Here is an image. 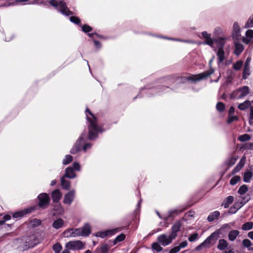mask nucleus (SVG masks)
<instances>
[{"mask_svg": "<svg viewBox=\"0 0 253 253\" xmlns=\"http://www.w3.org/2000/svg\"><path fill=\"white\" fill-rule=\"evenodd\" d=\"M85 113L86 119L88 122V134L87 136L85 131H84L82 133L70 151V153L72 154H77L81 150L86 152L88 149H90L92 145L91 143H85L82 147V143L87 139L90 141L96 139L98 137L99 134L105 132L110 127L109 126L106 129L104 128V125H98L96 117L90 112L88 108L86 109Z\"/></svg>", "mask_w": 253, "mask_h": 253, "instance_id": "f257e3e1", "label": "nucleus"}, {"mask_svg": "<svg viewBox=\"0 0 253 253\" xmlns=\"http://www.w3.org/2000/svg\"><path fill=\"white\" fill-rule=\"evenodd\" d=\"M177 79V76L175 75H171L159 79L153 82L152 84H148L140 88L138 94L133 98V99L134 100L137 98L150 97L161 95L165 92L166 89L169 88L168 85H171L176 82Z\"/></svg>", "mask_w": 253, "mask_h": 253, "instance_id": "f03ea898", "label": "nucleus"}, {"mask_svg": "<svg viewBox=\"0 0 253 253\" xmlns=\"http://www.w3.org/2000/svg\"><path fill=\"white\" fill-rule=\"evenodd\" d=\"M230 229V226L228 224L223 225L219 229L216 230L208 236L202 243L197 246L194 250L196 252H199L203 249H210L215 243V242L219 238V235L222 234L224 230L228 231Z\"/></svg>", "mask_w": 253, "mask_h": 253, "instance_id": "7ed1b4c3", "label": "nucleus"}, {"mask_svg": "<svg viewBox=\"0 0 253 253\" xmlns=\"http://www.w3.org/2000/svg\"><path fill=\"white\" fill-rule=\"evenodd\" d=\"M181 226V221L180 220L176 221L172 226L169 235L163 234L159 235L157 237L158 242L164 247L169 245L177 237V233L180 231Z\"/></svg>", "mask_w": 253, "mask_h": 253, "instance_id": "20e7f679", "label": "nucleus"}, {"mask_svg": "<svg viewBox=\"0 0 253 253\" xmlns=\"http://www.w3.org/2000/svg\"><path fill=\"white\" fill-rule=\"evenodd\" d=\"M214 72L213 69L211 68L209 71H205L197 75H190L188 76L178 77L177 81L180 83L184 84L187 82L195 84L197 82L206 79Z\"/></svg>", "mask_w": 253, "mask_h": 253, "instance_id": "39448f33", "label": "nucleus"}, {"mask_svg": "<svg viewBox=\"0 0 253 253\" xmlns=\"http://www.w3.org/2000/svg\"><path fill=\"white\" fill-rule=\"evenodd\" d=\"M49 3L54 7L57 11L66 16H69L73 14V12L69 10L66 3L64 0L57 1L55 0H50L49 1Z\"/></svg>", "mask_w": 253, "mask_h": 253, "instance_id": "423d86ee", "label": "nucleus"}, {"mask_svg": "<svg viewBox=\"0 0 253 253\" xmlns=\"http://www.w3.org/2000/svg\"><path fill=\"white\" fill-rule=\"evenodd\" d=\"M248 190V187L246 184L241 185L238 189V194L240 195V196H238V210L251 199V196L249 194L244 195Z\"/></svg>", "mask_w": 253, "mask_h": 253, "instance_id": "0eeeda50", "label": "nucleus"}, {"mask_svg": "<svg viewBox=\"0 0 253 253\" xmlns=\"http://www.w3.org/2000/svg\"><path fill=\"white\" fill-rule=\"evenodd\" d=\"M71 230V236L72 237L87 236L91 233L90 226L88 223H85L82 228L72 229Z\"/></svg>", "mask_w": 253, "mask_h": 253, "instance_id": "6e6552de", "label": "nucleus"}, {"mask_svg": "<svg viewBox=\"0 0 253 253\" xmlns=\"http://www.w3.org/2000/svg\"><path fill=\"white\" fill-rule=\"evenodd\" d=\"M23 241V250H27L29 249L34 248L39 243V239L35 235H31L24 237Z\"/></svg>", "mask_w": 253, "mask_h": 253, "instance_id": "1a4fd4ad", "label": "nucleus"}, {"mask_svg": "<svg viewBox=\"0 0 253 253\" xmlns=\"http://www.w3.org/2000/svg\"><path fill=\"white\" fill-rule=\"evenodd\" d=\"M38 206L40 208L45 209L48 207L50 202V198L48 194L42 193L38 196Z\"/></svg>", "mask_w": 253, "mask_h": 253, "instance_id": "9d476101", "label": "nucleus"}, {"mask_svg": "<svg viewBox=\"0 0 253 253\" xmlns=\"http://www.w3.org/2000/svg\"><path fill=\"white\" fill-rule=\"evenodd\" d=\"M76 196V191L74 189L70 190L66 193L64 196L63 203L67 205H71L74 201Z\"/></svg>", "mask_w": 253, "mask_h": 253, "instance_id": "9b49d317", "label": "nucleus"}, {"mask_svg": "<svg viewBox=\"0 0 253 253\" xmlns=\"http://www.w3.org/2000/svg\"><path fill=\"white\" fill-rule=\"evenodd\" d=\"M66 247L69 250H79L82 249L83 244L81 241H70L66 243Z\"/></svg>", "mask_w": 253, "mask_h": 253, "instance_id": "f8f14e48", "label": "nucleus"}, {"mask_svg": "<svg viewBox=\"0 0 253 253\" xmlns=\"http://www.w3.org/2000/svg\"><path fill=\"white\" fill-rule=\"evenodd\" d=\"M237 157L236 156H233L229 157L223 164L222 166V167L224 168V169L225 170L223 172H222L221 175L222 176L225 171L228 169L229 168L232 166L235 163H236L237 161Z\"/></svg>", "mask_w": 253, "mask_h": 253, "instance_id": "ddd939ff", "label": "nucleus"}, {"mask_svg": "<svg viewBox=\"0 0 253 253\" xmlns=\"http://www.w3.org/2000/svg\"><path fill=\"white\" fill-rule=\"evenodd\" d=\"M201 35L205 40L203 44L208 45L211 47H213L214 39L211 38V34L208 33L206 31H204L201 33Z\"/></svg>", "mask_w": 253, "mask_h": 253, "instance_id": "4468645a", "label": "nucleus"}, {"mask_svg": "<svg viewBox=\"0 0 253 253\" xmlns=\"http://www.w3.org/2000/svg\"><path fill=\"white\" fill-rule=\"evenodd\" d=\"M232 38L233 40L234 49V53L235 55H237V22H235L233 25V30L232 34Z\"/></svg>", "mask_w": 253, "mask_h": 253, "instance_id": "2eb2a0df", "label": "nucleus"}, {"mask_svg": "<svg viewBox=\"0 0 253 253\" xmlns=\"http://www.w3.org/2000/svg\"><path fill=\"white\" fill-rule=\"evenodd\" d=\"M253 39V30L248 29L245 33V36L242 37V42L246 44L250 43Z\"/></svg>", "mask_w": 253, "mask_h": 253, "instance_id": "dca6fc26", "label": "nucleus"}, {"mask_svg": "<svg viewBox=\"0 0 253 253\" xmlns=\"http://www.w3.org/2000/svg\"><path fill=\"white\" fill-rule=\"evenodd\" d=\"M32 208H30L28 209H24V210L20 211H16L12 214V217L14 218H20L24 215L30 213L33 211Z\"/></svg>", "mask_w": 253, "mask_h": 253, "instance_id": "f3484780", "label": "nucleus"}, {"mask_svg": "<svg viewBox=\"0 0 253 253\" xmlns=\"http://www.w3.org/2000/svg\"><path fill=\"white\" fill-rule=\"evenodd\" d=\"M62 176L69 179H73L76 177L77 174L72 167H68L65 169V173Z\"/></svg>", "mask_w": 253, "mask_h": 253, "instance_id": "a211bd4d", "label": "nucleus"}, {"mask_svg": "<svg viewBox=\"0 0 253 253\" xmlns=\"http://www.w3.org/2000/svg\"><path fill=\"white\" fill-rule=\"evenodd\" d=\"M51 197L54 203H58L62 197V194L59 189H57L52 191Z\"/></svg>", "mask_w": 253, "mask_h": 253, "instance_id": "6ab92c4d", "label": "nucleus"}, {"mask_svg": "<svg viewBox=\"0 0 253 253\" xmlns=\"http://www.w3.org/2000/svg\"><path fill=\"white\" fill-rule=\"evenodd\" d=\"M214 43L216 44V47L214 49V51L216 49L223 48L225 43V38L223 37L218 38L214 39Z\"/></svg>", "mask_w": 253, "mask_h": 253, "instance_id": "aec40b11", "label": "nucleus"}, {"mask_svg": "<svg viewBox=\"0 0 253 253\" xmlns=\"http://www.w3.org/2000/svg\"><path fill=\"white\" fill-rule=\"evenodd\" d=\"M117 229L114 230H110L103 232H98L96 234V237H99L101 238H105V237L114 235L116 232Z\"/></svg>", "mask_w": 253, "mask_h": 253, "instance_id": "412c9836", "label": "nucleus"}, {"mask_svg": "<svg viewBox=\"0 0 253 253\" xmlns=\"http://www.w3.org/2000/svg\"><path fill=\"white\" fill-rule=\"evenodd\" d=\"M64 225V221L61 218H58L53 221L52 224V226L55 229H59L61 228Z\"/></svg>", "mask_w": 253, "mask_h": 253, "instance_id": "4be33fe9", "label": "nucleus"}, {"mask_svg": "<svg viewBox=\"0 0 253 253\" xmlns=\"http://www.w3.org/2000/svg\"><path fill=\"white\" fill-rule=\"evenodd\" d=\"M234 197L232 196H229L225 199L223 200L222 202L221 206L223 207L224 208H228L229 206L233 202Z\"/></svg>", "mask_w": 253, "mask_h": 253, "instance_id": "5701e85b", "label": "nucleus"}, {"mask_svg": "<svg viewBox=\"0 0 253 253\" xmlns=\"http://www.w3.org/2000/svg\"><path fill=\"white\" fill-rule=\"evenodd\" d=\"M253 176V172L249 169H247L243 174V181L244 182L249 183L252 177Z\"/></svg>", "mask_w": 253, "mask_h": 253, "instance_id": "b1692460", "label": "nucleus"}, {"mask_svg": "<svg viewBox=\"0 0 253 253\" xmlns=\"http://www.w3.org/2000/svg\"><path fill=\"white\" fill-rule=\"evenodd\" d=\"M216 55L218 59V64L221 63L225 59V52L222 49H216Z\"/></svg>", "mask_w": 253, "mask_h": 253, "instance_id": "393cba45", "label": "nucleus"}, {"mask_svg": "<svg viewBox=\"0 0 253 253\" xmlns=\"http://www.w3.org/2000/svg\"><path fill=\"white\" fill-rule=\"evenodd\" d=\"M250 91V88L248 86H244L240 88H238V92H240V94L238 95V98H241L246 95H247Z\"/></svg>", "mask_w": 253, "mask_h": 253, "instance_id": "a878e982", "label": "nucleus"}, {"mask_svg": "<svg viewBox=\"0 0 253 253\" xmlns=\"http://www.w3.org/2000/svg\"><path fill=\"white\" fill-rule=\"evenodd\" d=\"M220 215V212L217 211H215L213 212H211L210 213L208 216L207 220L209 222H211L214 220L217 219Z\"/></svg>", "mask_w": 253, "mask_h": 253, "instance_id": "bb28decb", "label": "nucleus"}, {"mask_svg": "<svg viewBox=\"0 0 253 253\" xmlns=\"http://www.w3.org/2000/svg\"><path fill=\"white\" fill-rule=\"evenodd\" d=\"M66 178L62 176L61 178V184L62 188L64 190H68L71 187V182L65 179Z\"/></svg>", "mask_w": 253, "mask_h": 253, "instance_id": "cd10ccee", "label": "nucleus"}, {"mask_svg": "<svg viewBox=\"0 0 253 253\" xmlns=\"http://www.w3.org/2000/svg\"><path fill=\"white\" fill-rule=\"evenodd\" d=\"M228 247V243L224 239H220L218 241V244L217 248L220 251L225 250Z\"/></svg>", "mask_w": 253, "mask_h": 253, "instance_id": "c85d7f7f", "label": "nucleus"}, {"mask_svg": "<svg viewBox=\"0 0 253 253\" xmlns=\"http://www.w3.org/2000/svg\"><path fill=\"white\" fill-rule=\"evenodd\" d=\"M251 102L248 100L245 101L243 103L238 104V109L241 110H245L251 106Z\"/></svg>", "mask_w": 253, "mask_h": 253, "instance_id": "c756f323", "label": "nucleus"}, {"mask_svg": "<svg viewBox=\"0 0 253 253\" xmlns=\"http://www.w3.org/2000/svg\"><path fill=\"white\" fill-rule=\"evenodd\" d=\"M253 27V14L250 16L247 21L245 23L244 28L246 29Z\"/></svg>", "mask_w": 253, "mask_h": 253, "instance_id": "7c9ffc66", "label": "nucleus"}, {"mask_svg": "<svg viewBox=\"0 0 253 253\" xmlns=\"http://www.w3.org/2000/svg\"><path fill=\"white\" fill-rule=\"evenodd\" d=\"M216 109L219 113H221L225 110V105L221 102H218L216 105Z\"/></svg>", "mask_w": 253, "mask_h": 253, "instance_id": "2f4dec72", "label": "nucleus"}, {"mask_svg": "<svg viewBox=\"0 0 253 253\" xmlns=\"http://www.w3.org/2000/svg\"><path fill=\"white\" fill-rule=\"evenodd\" d=\"M253 227V222H247L243 224L241 229L244 231H248L252 229Z\"/></svg>", "mask_w": 253, "mask_h": 253, "instance_id": "473e14b6", "label": "nucleus"}, {"mask_svg": "<svg viewBox=\"0 0 253 253\" xmlns=\"http://www.w3.org/2000/svg\"><path fill=\"white\" fill-rule=\"evenodd\" d=\"M251 71L250 67H244L242 79L244 80H246L248 78V77L250 75Z\"/></svg>", "mask_w": 253, "mask_h": 253, "instance_id": "72a5a7b5", "label": "nucleus"}, {"mask_svg": "<svg viewBox=\"0 0 253 253\" xmlns=\"http://www.w3.org/2000/svg\"><path fill=\"white\" fill-rule=\"evenodd\" d=\"M73 160V157L70 155H66L62 161L63 165H67L71 163Z\"/></svg>", "mask_w": 253, "mask_h": 253, "instance_id": "f704fd0d", "label": "nucleus"}, {"mask_svg": "<svg viewBox=\"0 0 253 253\" xmlns=\"http://www.w3.org/2000/svg\"><path fill=\"white\" fill-rule=\"evenodd\" d=\"M237 237V230H232L229 232L228 234L229 240L233 241Z\"/></svg>", "mask_w": 253, "mask_h": 253, "instance_id": "c9c22d12", "label": "nucleus"}, {"mask_svg": "<svg viewBox=\"0 0 253 253\" xmlns=\"http://www.w3.org/2000/svg\"><path fill=\"white\" fill-rule=\"evenodd\" d=\"M251 138V135L247 133H245L241 135L238 137V140L241 142H245L250 140Z\"/></svg>", "mask_w": 253, "mask_h": 253, "instance_id": "e433bc0d", "label": "nucleus"}, {"mask_svg": "<svg viewBox=\"0 0 253 253\" xmlns=\"http://www.w3.org/2000/svg\"><path fill=\"white\" fill-rule=\"evenodd\" d=\"M62 249V247L61 245L58 242L54 244L52 246V249L54 252V253H60Z\"/></svg>", "mask_w": 253, "mask_h": 253, "instance_id": "4c0bfd02", "label": "nucleus"}, {"mask_svg": "<svg viewBox=\"0 0 253 253\" xmlns=\"http://www.w3.org/2000/svg\"><path fill=\"white\" fill-rule=\"evenodd\" d=\"M235 141L236 136L233 135L231 138V140H230V146L231 147H233L234 152L237 150V144H236Z\"/></svg>", "mask_w": 253, "mask_h": 253, "instance_id": "58836bf2", "label": "nucleus"}, {"mask_svg": "<svg viewBox=\"0 0 253 253\" xmlns=\"http://www.w3.org/2000/svg\"><path fill=\"white\" fill-rule=\"evenodd\" d=\"M152 248L157 252H161L163 250V248L160 245L159 242L153 243L152 245Z\"/></svg>", "mask_w": 253, "mask_h": 253, "instance_id": "ea45409f", "label": "nucleus"}, {"mask_svg": "<svg viewBox=\"0 0 253 253\" xmlns=\"http://www.w3.org/2000/svg\"><path fill=\"white\" fill-rule=\"evenodd\" d=\"M83 32L85 33H88L92 30V28L87 24H84L82 26Z\"/></svg>", "mask_w": 253, "mask_h": 253, "instance_id": "a19ab883", "label": "nucleus"}, {"mask_svg": "<svg viewBox=\"0 0 253 253\" xmlns=\"http://www.w3.org/2000/svg\"><path fill=\"white\" fill-rule=\"evenodd\" d=\"M70 21L76 25H79L81 23V20L77 16H71L70 17Z\"/></svg>", "mask_w": 253, "mask_h": 253, "instance_id": "79ce46f5", "label": "nucleus"}, {"mask_svg": "<svg viewBox=\"0 0 253 253\" xmlns=\"http://www.w3.org/2000/svg\"><path fill=\"white\" fill-rule=\"evenodd\" d=\"M246 157L243 156L238 163V171L244 166L246 163Z\"/></svg>", "mask_w": 253, "mask_h": 253, "instance_id": "37998d69", "label": "nucleus"}, {"mask_svg": "<svg viewBox=\"0 0 253 253\" xmlns=\"http://www.w3.org/2000/svg\"><path fill=\"white\" fill-rule=\"evenodd\" d=\"M235 121H237V116L234 115H228L226 122L227 124L229 125Z\"/></svg>", "mask_w": 253, "mask_h": 253, "instance_id": "c03bdc74", "label": "nucleus"}, {"mask_svg": "<svg viewBox=\"0 0 253 253\" xmlns=\"http://www.w3.org/2000/svg\"><path fill=\"white\" fill-rule=\"evenodd\" d=\"M242 244L245 247L247 248H249L253 245L251 241L248 239H244L242 241Z\"/></svg>", "mask_w": 253, "mask_h": 253, "instance_id": "a18cd8bd", "label": "nucleus"}, {"mask_svg": "<svg viewBox=\"0 0 253 253\" xmlns=\"http://www.w3.org/2000/svg\"><path fill=\"white\" fill-rule=\"evenodd\" d=\"M223 34V29L220 27H216L214 29L213 34L215 36H217Z\"/></svg>", "mask_w": 253, "mask_h": 253, "instance_id": "49530a36", "label": "nucleus"}, {"mask_svg": "<svg viewBox=\"0 0 253 253\" xmlns=\"http://www.w3.org/2000/svg\"><path fill=\"white\" fill-rule=\"evenodd\" d=\"M237 211V203L235 202L233 206L231 207L229 209L228 212L230 214H233Z\"/></svg>", "mask_w": 253, "mask_h": 253, "instance_id": "de8ad7c7", "label": "nucleus"}, {"mask_svg": "<svg viewBox=\"0 0 253 253\" xmlns=\"http://www.w3.org/2000/svg\"><path fill=\"white\" fill-rule=\"evenodd\" d=\"M198 238V234L197 233H194L189 237L188 240L191 242H194L197 240Z\"/></svg>", "mask_w": 253, "mask_h": 253, "instance_id": "09e8293b", "label": "nucleus"}, {"mask_svg": "<svg viewBox=\"0 0 253 253\" xmlns=\"http://www.w3.org/2000/svg\"><path fill=\"white\" fill-rule=\"evenodd\" d=\"M126 235L124 234H121L120 235L117 236L115 239V243L120 242L124 241L125 239Z\"/></svg>", "mask_w": 253, "mask_h": 253, "instance_id": "8fccbe9b", "label": "nucleus"}, {"mask_svg": "<svg viewBox=\"0 0 253 253\" xmlns=\"http://www.w3.org/2000/svg\"><path fill=\"white\" fill-rule=\"evenodd\" d=\"M72 167L73 168L74 170H75L79 171L81 170V166L78 162H74Z\"/></svg>", "mask_w": 253, "mask_h": 253, "instance_id": "3c124183", "label": "nucleus"}, {"mask_svg": "<svg viewBox=\"0 0 253 253\" xmlns=\"http://www.w3.org/2000/svg\"><path fill=\"white\" fill-rule=\"evenodd\" d=\"M178 211L176 210H171L169 211L168 212V215L167 217H168V219L170 217H171L173 216L174 214H177Z\"/></svg>", "mask_w": 253, "mask_h": 253, "instance_id": "603ef678", "label": "nucleus"}, {"mask_svg": "<svg viewBox=\"0 0 253 253\" xmlns=\"http://www.w3.org/2000/svg\"><path fill=\"white\" fill-rule=\"evenodd\" d=\"M94 44V45L95 46V47L97 49H100L102 47V44L101 43V42L98 41H97V40H92Z\"/></svg>", "mask_w": 253, "mask_h": 253, "instance_id": "864d4df0", "label": "nucleus"}, {"mask_svg": "<svg viewBox=\"0 0 253 253\" xmlns=\"http://www.w3.org/2000/svg\"><path fill=\"white\" fill-rule=\"evenodd\" d=\"M33 225L35 226H40L42 224V221L40 219L34 218L32 221Z\"/></svg>", "mask_w": 253, "mask_h": 253, "instance_id": "5fc2aeb1", "label": "nucleus"}, {"mask_svg": "<svg viewBox=\"0 0 253 253\" xmlns=\"http://www.w3.org/2000/svg\"><path fill=\"white\" fill-rule=\"evenodd\" d=\"M100 250L101 253H107L108 252V247L107 245H102L100 248Z\"/></svg>", "mask_w": 253, "mask_h": 253, "instance_id": "6e6d98bb", "label": "nucleus"}, {"mask_svg": "<svg viewBox=\"0 0 253 253\" xmlns=\"http://www.w3.org/2000/svg\"><path fill=\"white\" fill-rule=\"evenodd\" d=\"M245 149L252 150L253 149V142H248L245 144Z\"/></svg>", "mask_w": 253, "mask_h": 253, "instance_id": "4d7b16f0", "label": "nucleus"}, {"mask_svg": "<svg viewBox=\"0 0 253 253\" xmlns=\"http://www.w3.org/2000/svg\"><path fill=\"white\" fill-rule=\"evenodd\" d=\"M180 248L178 246H176L172 248L169 252V253H177L180 251Z\"/></svg>", "mask_w": 253, "mask_h": 253, "instance_id": "13d9d810", "label": "nucleus"}, {"mask_svg": "<svg viewBox=\"0 0 253 253\" xmlns=\"http://www.w3.org/2000/svg\"><path fill=\"white\" fill-rule=\"evenodd\" d=\"M230 184L234 185L237 183V175L234 176L230 181Z\"/></svg>", "mask_w": 253, "mask_h": 253, "instance_id": "bf43d9fd", "label": "nucleus"}, {"mask_svg": "<svg viewBox=\"0 0 253 253\" xmlns=\"http://www.w3.org/2000/svg\"><path fill=\"white\" fill-rule=\"evenodd\" d=\"M188 245V243L186 241H184L180 243L178 246V247L180 248V250L182 248H185Z\"/></svg>", "mask_w": 253, "mask_h": 253, "instance_id": "052dcab7", "label": "nucleus"}, {"mask_svg": "<svg viewBox=\"0 0 253 253\" xmlns=\"http://www.w3.org/2000/svg\"><path fill=\"white\" fill-rule=\"evenodd\" d=\"M244 49V47L243 45L238 42V55L243 52Z\"/></svg>", "mask_w": 253, "mask_h": 253, "instance_id": "680f3d73", "label": "nucleus"}, {"mask_svg": "<svg viewBox=\"0 0 253 253\" xmlns=\"http://www.w3.org/2000/svg\"><path fill=\"white\" fill-rule=\"evenodd\" d=\"M237 96V91H234L232 93L230 94L229 97L231 99H235Z\"/></svg>", "mask_w": 253, "mask_h": 253, "instance_id": "e2e57ef3", "label": "nucleus"}, {"mask_svg": "<svg viewBox=\"0 0 253 253\" xmlns=\"http://www.w3.org/2000/svg\"><path fill=\"white\" fill-rule=\"evenodd\" d=\"M235 112V108L233 106H231L228 110V115H233Z\"/></svg>", "mask_w": 253, "mask_h": 253, "instance_id": "0e129e2a", "label": "nucleus"}, {"mask_svg": "<svg viewBox=\"0 0 253 253\" xmlns=\"http://www.w3.org/2000/svg\"><path fill=\"white\" fill-rule=\"evenodd\" d=\"M251 58L250 57H248L245 61L244 66L245 67H250V63L251 62Z\"/></svg>", "mask_w": 253, "mask_h": 253, "instance_id": "69168bd1", "label": "nucleus"}, {"mask_svg": "<svg viewBox=\"0 0 253 253\" xmlns=\"http://www.w3.org/2000/svg\"><path fill=\"white\" fill-rule=\"evenodd\" d=\"M11 219V216L9 214H6L3 217V221H4V223L5 221H8Z\"/></svg>", "mask_w": 253, "mask_h": 253, "instance_id": "338daca9", "label": "nucleus"}, {"mask_svg": "<svg viewBox=\"0 0 253 253\" xmlns=\"http://www.w3.org/2000/svg\"><path fill=\"white\" fill-rule=\"evenodd\" d=\"M249 119L251 120H253V107H251Z\"/></svg>", "mask_w": 253, "mask_h": 253, "instance_id": "774afa93", "label": "nucleus"}]
</instances>
